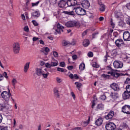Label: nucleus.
<instances>
[{"label":"nucleus","instance_id":"f257e3e1","mask_svg":"<svg viewBox=\"0 0 130 130\" xmlns=\"http://www.w3.org/2000/svg\"><path fill=\"white\" fill-rule=\"evenodd\" d=\"M70 3L71 4V6L69 7V11L64 12L65 14L67 15L73 16V15H75L74 10H75V13L77 14V15H79V16H84V15L87 14V12L85 10V9L76 5L77 4V1L71 0Z\"/></svg>","mask_w":130,"mask_h":130},{"label":"nucleus","instance_id":"f03ea898","mask_svg":"<svg viewBox=\"0 0 130 130\" xmlns=\"http://www.w3.org/2000/svg\"><path fill=\"white\" fill-rule=\"evenodd\" d=\"M36 75L39 76H42L44 79H47L49 76V72L46 69L43 70L42 68H36Z\"/></svg>","mask_w":130,"mask_h":130},{"label":"nucleus","instance_id":"7ed1b4c3","mask_svg":"<svg viewBox=\"0 0 130 130\" xmlns=\"http://www.w3.org/2000/svg\"><path fill=\"white\" fill-rule=\"evenodd\" d=\"M1 96L6 102L8 103L9 101H10V97L12 96L10 89H8V91H4L2 92L1 93Z\"/></svg>","mask_w":130,"mask_h":130},{"label":"nucleus","instance_id":"20e7f679","mask_svg":"<svg viewBox=\"0 0 130 130\" xmlns=\"http://www.w3.org/2000/svg\"><path fill=\"white\" fill-rule=\"evenodd\" d=\"M13 50L15 54H18L20 51V44L18 42H15L13 44Z\"/></svg>","mask_w":130,"mask_h":130},{"label":"nucleus","instance_id":"39448f33","mask_svg":"<svg viewBox=\"0 0 130 130\" xmlns=\"http://www.w3.org/2000/svg\"><path fill=\"white\" fill-rule=\"evenodd\" d=\"M78 25H79V23L74 21H69L66 23V26H67V27L68 28L75 27Z\"/></svg>","mask_w":130,"mask_h":130},{"label":"nucleus","instance_id":"423d86ee","mask_svg":"<svg viewBox=\"0 0 130 130\" xmlns=\"http://www.w3.org/2000/svg\"><path fill=\"white\" fill-rule=\"evenodd\" d=\"M113 66L115 69H121L123 67V63L120 61L115 60L113 62Z\"/></svg>","mask_w":130,"mask_h":130},{"label":"nucleus","instance_id":"0eeeda50","mask_svg":"<svg viewBox=\"0 0 130 130\" xmlns=\"http://www.w3.org/2000/svg\"><path fill=\"white\" fill-rule=\"evenodd\" d=\"M107 130H114L116 128V126L112 122H109L106 124Z\"/></svg>","mask_w":130,"mask_h":130},{"label":"nucleus","instance_id":"6e6552de","mask_svg":"<svg viewBox=\"0 0 130 130\" xmlns=\"http://www.w3.org/2000/svg\"><path fill=\"white\" fill-rule=\"evenodd\" d=\"M115 44L119 48L124 45V42L122 39H118L115 41Z\"/></svg>","mask_w":130,"mask_h":130},{"label":"nucleus","instance_id":"1a4fd4ad","mask_svg":"<svg viewBox=\"0 0 130 130\" xmlns=\"http://www.w3.org/2000/svg\"><path fill=\"white\" fill-rule=\"evenodd\" d=\"M107 74L109 75H111V76H112V77H115V78H118L119 76H120V74L119 73H117V72L115 70H112L110 72H108Z\"/></svg>","mask_w":130,"mask_h":130},{"label":"nucleus","instance_id":"9d476101","mask_svg":"<svg viewBox=\"0 0 130 130\" xmlns=\"http://www.w3.org/2000/svg\"><path fill=\"white\" fill-rule=\"evenodd\" d=\"M122 111L123 113L126 114H130V106L129 105H125L122 107Z\"/></svg>","mask_w":130,"mask_h":130},{"label":"nucleus","instance_id":"9b49d317","mask_svg":"<svg viewBox=\"0 0 130 130\" xmlns=\"http://www.w3.org/2000/svg\"><path fill=\"white\" fill-rule=\"evenodd\" d=\"M123 38L125 41H130V34L128 31H125L123 33Z\"/></svg>","mask_w":130,"mask_h":130},{"label":"nucleus","instance_id":"f8f14e48","mask_svg":"<svg viewBox=\"0 0 130 130\" xmlns=\"http://www.w3.org/2000/svg\"><path fill=\"white\" fill-rule=\"evenodd\" d=\"M115 17L119 21H122V19L123 18L122 13H121V12H115Z\"/></svg>","mask_w":130,"mask_h":130},{"label":"nucleus","instance_id":"ddd939ff","mask_svg":"<svg viewBox=\"0 0 130 130\" xmlns=\"http://www.w3.org/2000/svg\"><path fill=\"white\" fill-rule=\"evenodd\" d=\"M111 88L114 90V91H119L120 88L118 84L113 83L110 85Z\"/></svg>","mask_w":130,"mask_h":130},{"label":"nucleus","instance_id":"4468645a","mask_svg":"<svg viewBox=\"0 0 130 130\" xmlns=\"http://www.w3.org/2000/svg\"><path fill=\"white\" fill-rule=\"evenodd\" d=\"M82 6L85 9H88L90 7V2L88 0H84L82 2Z\"/></svg>","mask_w":130,"mask_h":130},{"label":"nucleus","instance_id":"2eb2a0df","mask_svg":"<svg viewBox=\"0 0 130 130\" xmlns=\"http://www.w3.org/2000/svg\"><path fill=\"white\" fill-rule=\"evenodd\" d=\"M114 116V112L113 111H110L107 115H106L105 117V118L107 120H109V119H112V118Z\"/></svg>","mask_w":130,"mask_h":130},{"label":"nucleus","instance_id":"dca6fc26","mask_svg":"<svg viewBox=\"0 0 130 130\" xmlns=\"http://www.w3.org/2000/svg\"><path fill=\"white\" fill-rule=\"evenodd\" d=\"M67 1L64 0H60L58 3V6L59 8H64L67 5Z\"/></svg>","mask_w":130,"mask_h":130},{"label":"nucleus","instance_id":"f3484780","mask_svg":"<svg viewBox=\"0 0 130 130\" xmlns=\"http://www.w3.org/2000/svg\"><path fill=\"white\" fill-rule=\"evenodd\" d=\"M57 29H56V32L57 33H60L61 32H63V30H62L64 27L60 25V24L58 23L57 24Z\"/></svg>","mask_w":130,"mask_h":130},{"label":"nucleus","instance_id":"a211bd4d","mask_svg":"<svg viewBox=\"0 0 130 130\" xmlns=\"http://www.w3.org/2000/svg\"><path fill=\"white\" fill-rule=\"evenodd\" d=\"M102 123H103V119L102 118V117L99 118L95 121V125H97V126H100V125H101Z\"/></svg>","mask_w":130,"mask_h":130},{"label":"nucleus","instance_id":"6ab92c4d","mask_svg":"<svg viewBox=\"0 0 130 130\" xmlns=\"http://www.w3.org/2000/svg\"><path fill=\"white\" fill-rule=\"evenodd\" d=\"M58 89L59 88L57 87H56L53 89V93L56 98H59V91H58Z\"/></svg>","mask_w":130,"mask_h":130},{"label":"nucleus","instance_id":"aec40b11","mask_svg":"<svg viewBox=\"0 0 130 130\" xmlns=\"http://www.w3.org/2000/svg\"><path fill=\"white\" fill-rule=\"evenodd\" d=\"M122 97L124 100H126V99H128V98H129L130 97L129 92L126 91H124V93L122 94Z\"/></svg>","mask_w":130,"mask_h":130},{"label":"nucleus","instance_id":"412c9836","mask_svg":"<svg viewBox=\"0 0 130 130\" xmlns=\"http://www.w3.org/2000/svg\"><path fill=\"white\" fill-rule=\"evenodd\" d=\"M58 66V61L57 60L55 59L54 58H52V61L51 62V67H57Z\"/></svg>","mask_w":130,"mask_h":130},{"label":"nucleus","instance_id":"4be33fe9","mask_svg":"<svg viewBox=\"0 0 130 130\" xmlns=\"http://www.w3.org/2000/svg\"><path fill=\"white\" fill-rule=\"evenodd\" d=\"M121 58L123 61H126V62H128L130 60V57L127 56V55L122 54L121 56Z\"/></svg>","mask_w":130,"mask_h":130},{"label":"nucleus","instance_id":"5701e85b","mask_svg":"<svg viewBox=\"0 0 130 130\" xmlns=\"http://www.w3.org/2000/svg\"><path fill=\"white\" fill-rule=\"evenodd\" d=\"M29 66H30L29 62H27L24 64V69H23V72H24V73H27V72H28V70H29Z\"/></svg>","mask_w":130,"mask_h":130},{"label":"nucleus","instance_id":"b1692460","mask_svg":"<svg viewBox=\"0 0 130 130\" xmlns=\"http://www.w3.org/2000/svg\"><path fill=\"white\" fill-rule=\"evenodd\" d=\"M31 15L34 18H38L40 16V13L39 11H35L32 13Z\"/></svg>","mask_w":130,"mask_h":130},{"label":"nucleus","instance_id":"393cba45","mask_svg":"<svg viewBox=\"0 0 130 130\" xmlns=\"http://www.w3.org/2000/svg\"><path fill=\"white\" fill-rule=\"evenodd\" d=\"M110 96L113 99H117L118 98V94L115 92H111Z\"/></svg>","mask_w":130,"mask_h":130},{"label":"nucleus","instance_id":"a878e982","mask_svg":"<svg viewBox=\"0 0 130 130\" xmlns=\"http://www.w3.org/2000/svg\"><path fill=\"white\" fill-rule=\"evenodd\" d=\"M103 109H104V105H103L102 104H98L96 107V110H103Z\"/></svg>","mask_w":130,"mask_h":130},{"label":"nucleus","instance_id":"bb28decb","mask_svg":"<svg viewBox=\"0 0 130 130\" xmlns=\"http://www.w3.org/2000/svg\"><path fill=\"white\" fill-rule=\"evenodd\" d=\"M119 54V53L118 52V50L117 49H114L112 51V55L113 56H116V55Z\"/></svg>","mask_w":130,"mask_h":130},{"label":"nucleus","instance_id":"cd10ccee","mask_svg":"<svg viewBox=\"0 0 130 130\" xmlns=\"http://www.w3.org/2000/svg\"><path fill=\"white\" fill-rule=\"evenodd\" d=\"M5 108V103L3 100H0V110H3Z\"/></svg>","mask_w":130,"mask_h":130},{"label":"nucleus","instance_id":"c85d7f7f","mask_svg":"<svg viewBox=\"0 0 130 130\" xmlns=\"http://www.w3.org/2000/svg\"><path fill=\"white\" fill-rule=\"evenodd\" d=\"M75 84L76 85V87L77 88V89L78 90H80V89H81V87H82V86H83V85L81 83L78 82H76L75 83Z\"/></svg>","mask_w":130,"mask_h":130},{"label":"nucleus","instance_id":"c756f323","mask_svg":"<svg viewBox=\"0 0 130 130\" xmlns=\"http://www.w3.org/2000/svg\"><path fill=\"white\" fill-rule=\"evenodd\" d=\"M89 44H90V41H89V40H85L83 41V46H84L85 47L88 46Z\"/></svg>","mask_w":130,"mask_h":130},{"label":"nucleus","instance_id":"7c9ffc66","mask_svg":"<svg viewBox=\"0 0 130 130\" xmlns=\"http://www.w3.org/2000/svg\"><path fill=\"white\" fill-rule=\"evenodd\" d=\"M43 51H45L46 53H45V54L46 55H47V54H48V52H49V51H50V49H49V48L47 47H46L45 48H44L43 49Z\"/></svg>","mask_w":130,"mask_h":130},{"label":"nucleus","instance_id":"2f4dec72","mask_svg":"<svg viewBox=\"0 0 130 130\" xmlns=\"http://www.w3.org/2000/svg\"><path fill=\"white\" fill-rule=\"evenodd\" d=\"M106 7L104 4L100 5V12H104L105 11Z\"/></svg>","mask_w":130,"mask_h":130},{"label":"nucleus","instance_id":"473e14b6","mask_svg":"<svg viewBox=\"0 0 130 130\" xmlns=\"http://www.w3.org/2000/svg\"><path fill=\"white\" fill-rule=\"evenodd\" d=\"M85 63H81L79 65V70L80 71H84V70H85Z\"/></svg>","mask_w":130,"mask_h":130},{"label":"nucleus","instance_id":"72a5a7b5","mask_svg":"<svg viewBox=\"0 0 130 130\" xmlns=\"http://www.w3.org/2000/svg\"><path fill=\"white\" fill-rule=\"evenodd\" d=\"M89 122H90V117H89L88 119L86 121H84L82 123V125L83 126H87L89 124Z\"/></svg>","mask_w":130,"mask_h":130},{"label":"nucleus","instance_id":"f704fd0d","mask_svg":"<svg viewBox=\"0 0 130 130\" xmlns=\"http://www.w3.org/2000/svg\"><path fill=\"white\" fill-rule=\"evenodd\" d=\"M5 108L7 109H11L12 108V105L9 104H7L6 105L4 104V108Z\"/></svg>","mask_w":130,"mask_h":130},{"label":"nucleus","instance_id":"c9c22d12","mask_svg":"<svg viewBox=\"0 0 130 130\" xmlns=\"http://www.w3.org/2000/svg\"><path fill=\"white\" fill-rule=\"evenodd\" d=\"M18 82V81H17V79L13 78L12 80V84L13 86V87H15V86H16V84H17V83Z\"/></svg>","mask_w":130,"mask_h":130},{"label":"nucleus","instance_id":"e433bc0d","mask_svg":"<svg viewBox=\"0 0 130 130\" xmlns=\"http://www.w3.org/2000/svg\"><path fill=\"white\" fill-rule=\"evenodd\" d=\"M57 71L58 72H61V73H64V72H66V70L63 68H57Z\"/></svg>","mask_w":130,"mask_h":130},{"label":"nucleus","instance_id":"4c0bfd02","mask_svg":"<svg viewBox=\"0 0 130 130\" xmlns=\"http://www.w3.org/2000/svg\"><path fill=\"white\" fill-rule=\"evenodd\" d=\"M92 67L93 68H96V69H98L99 68V64H97L96 62H94L92 63Z\"/></svg>","mask_w":130,"mask_h":130},{"label":"nucleus","instance_id":"58836bf2","mask_svg":"<svg viewBox=\"0 0 130 130\" xmlns=\"http://www.w3.org/2000/svg\"><path fill=\"white\" fill-rule=\"evenodd\" d=\"M53 55L54 57H58V53L57 52L54 51L53 52Z\"/></svg>","mask_w":130,"mask_h":130},{"label":"nucleus","instance_id":"ea45409f","mask_svg":"<svg viewBox=\"0 0 130 130\" xmlns=\"http://www.w3.org/2000/svg\"><path fill=\"white\" fill-rule=\"evenodd\" d=\"M92 105H91V108H94V107H95V106L96 105V100H94L93 101H92Z\"/></svg>","mask_w":130,"mask_h":130},{"label":"nucleus","instance_id":"a19ab883","mask_svg":"<svg viewBox=\"0 0 130 130\" xmlns=\"http://www.w3.org/2000/svg\"><path fill=\"white\" fill-rule=\"evenodd\" d=\"M123 129L129 130V128H128V126L127 125H126V124H124V126L123 127Z\"/></svg>","mask_w":130,"mask_h":130},{"label":"nucleus","instance_id":"79ce46f5","mask_svg":"<svg viewBox=\"0 0 130 130\" xmlns=\"http://www.w3.org/2000/svg\"><path fill=\"white\" fill-rule=\"evenodd\" d=\"M56 81L57 83H61V82H62V80H61V78L59 77H57L56 78Z\"/></svg>","mask_w":130,"mask_h":130},{"label":"nucleus","instance_id":"37998d69","mask_svg":"<svg viewBox=\"0 0 130 130\" xmlns=\"http://www.w3.org/2000/svg\"><path fill=\"white\" fill-rule=\"evenodd\" d=\"M59 64L60 67H61V68H64L66 67V63H64V61L60 62Z\"/></svg>","mask_w":130,"mask_h":130},{"label":"nucleus","instance_id":"c03bdc74","mask_svg":"<svg viewBox=\"0 0 130 130\" xmlns=\"http://www.w3.org/2000/svg\"><path fill=\"white\" fill-rule=\"evenodd\" d=\"M0 67L3 70H5L6 68V66H5V65L3 64V63L2 62V61H1V60H0Z\"/></svg>","mask_w":130,"mask_h":130},{"label":"nucleus","instance_id":"a18cd8bd","mask_svg":"<svg viewBox=\"0 0 130 130\" xmlns=\"http://www.w3.org/2000/svg\"><path fill=\"white\" fill-rule=\"evenodd\" d=\"M45 67L46 68H48L50 69L51 68V63H49L48 62L45 63Z\"/></svg>","mask_w":130,"mask_h":130},{"label":"nucleus","instance_id":"49530a36","mask_svg":"<svg viewBox=\"0 0 130 130\" xmlns=\"http://www.w3.org/2000/svg\"><path fill=\"white\" fill-rule=\"evenodd\" d=\"M39 4V1L35 3H32V7H37V6H38V5Z\"/></svg>","mask_w":130,"mask_h":130},{"label":"nucleus","instance_id":"de8ad7c7","mask_svg":"<svg viewBox=\"0 0 130 130\" xmlns=\"http://www.w3.org/2000/svg\"><path fill=\"white\" fill-rule=\"evenodd\" d=\"M88 32H89V29H87L85 31H84L82 33V37H83V36H86V35H87V33H88Z\"/></svg>","mask_w":130,"mask_h":130},{"label":"nucleus","instance_id":"09e8293b","mask_svg":"<svg viewBox=\"0 0 130 130\" xmlns=\"http://www.w3.org/2000/svg\"><path fill=\"white\" fill-rule=\"evenodd\" d=\"M102 77L103 78H105V79H108L109 78L110 76L108 75H106V74H103V75H102Z\"/></svg>","mask_w":130,"mask_h":130},{"label":"nucleus","instance_id":"8fccbe9b","mask_svg":"<svg viewBox=\"0 0 130 130\" xmlns=\"http://www.w3.org/2000/svg\"><path fill=\"white\" fill-rule=\"evenodd\" d=\"M126 91L130 93V85H127L126 86Z\"/></svg>","mask_w":130,"mask_h":130},{"label":"nucleus","instance_id":"3c124183","mask_svg":"<svg viewBox=\"0 0 130 130\" xmlns=\"http://www.w3.org/2000/svg\"><path fill=\"white\" fill-rule=\"evenodd\" d=\"M3 77H5V78H6V79H8L9 78V77L8 76V74L6 72L3 73Z\"/></svg>","mask_w":130,"mask_h":130},{"label":"nucleus","instance_id":"603ef678","mask_svg":"<svg viewBox=\"0 0 130 130\" xmlns=\"http://www.w3.org/2000/svg\"><path fill=\"white\" fill-rule=\"evenodd\" d=\"M108 57H109V56L108 55V54L107 53L106 55L104 57V61H107Z\"/></svg>","mask_w":130,"mask_h":130},{"label":"nucleus","instance_id":"864d4df0","mask_svg":"<svg viewBox=\"0 0 130 130\" xmlns=\"http://www.w3.org/2000/svg\"><path fill=\"white\" fill-rule=\"evenodd\" d=\"M62 44H63V46H67V45H68V44H69V42H68L67 41H63L62 42Z\"/></svg>","mask_w":130,"mask_h":130},{"label":"nucleus","instance_id":"5fc2aeb1","mask_svg":"<svg viewBox=\"0 0 130 130\" xmlns=\"http://www.w3.org/2000/svg\"><path fill=\"white\" fill-rule=\"evenodd\" d=\"M71 95L73 97V99L75 100L76 99V95L74 93V92L72 91L71 92Z\"/></svg>","mask_w":130,"mask_h":130},{"label":"nucleus","instance_id":"6e6d98bb","mask_svg":"<svg viewBox=\"0 0 130 130\" xmlns=\"http://www.w3.org/2000/svg\"><path fill=\"white\" fill-rule=\"evenodd\" d=\"M31 22L32 24L34 25V26H38V23H37V21L32 20Z\"/></svg>","mask_w":130,"mask_h":130},{"label":"nucleus","instance_id":"4d7b16f0","mask_svg":"<svg viewBox=\"0 0 130 130\" xmlns=\"http://www.w3.org/2000/svg\"><path fill=\"white\" fill-rule=\"evenodd\" d=\"M100 99H101V100H105V99H106V95H101L100 96Z\"/></svg>","mask_w":130,"mask_h":130},{"label":"nucleus","instance_id":"13d9d810","mask_svg":"<svg viewBox=\"0 0 130 130\" xmlns=\"http://www.w3.org/2000/svg\"><path fill=\"white\" fill-rule=\"evenodd\" d=\"M87 55L89 57H93V52H89Z\"/></svg>","mask_w":130,"mask_h":130},{"label":"nucleus","instance_id":"bf43d9fd","mask_svg":"<svg viewBox=\"0 0 130 130\" xmlns=\"http://www.w3.org/2000/svg\"><path fill=\"white\" fill-rule=\"evenodd\" d=\"M24 30L25 32H29V27L26 26L24 27Z\"/></svg>","mask_w":130,"mask_h":130},{"label":"nucleus","instance_id":"052dcab7","mask_svg":"<svg viewBox=\"0 0 130 130\" xmlns=\"http://www.w3.org/2000/svg\"><path fill=\"white\" fill-rule=\"evenodd\" d=\"M72 58H73V59H74V60H76V59H77V58H78V56L77 55H73L72 56Z\"/></svg>","mask_w":130,"mask_h":130},{"label":"nucleus","instance_id":"680f3d73","mask_svg":"<svg viewBox=\"0 0 130 130\" xmlns=\"http://www.w3.org/2000/svg\"><path fill=\"white\" fill-rule=\"evenodd\" d=\"M67 69H68L69 71H71V70H73V69H74V66H68V67H67Z\"/></svg>","mask_w":130,"mask_h":130},{"label":"nucleus","instance_id":"e2e57ef3","mask_svg":"<svg viewBox=\"0 0 130 130\" xmlns=\"http://www.w3.org/2000/svg\"><path fill=\"white\" fill-rule=\"evenodd\" d=\"M21 19H22L23 21H25V20H26V18L25 17V15H24V14H21Z\"/></svg>","mask_w":130,"mask_h":130},{"label":"nucleus","instance_id":"0e129e2a","mask_svg":"<svg viewBox=\"0 0 130 130\" xmlns=\"http://www.w3.org/2000/svg\"><path fill=\"white\" fill-rule=\"evenodd\" d=\"M74 75L73 74H70L69 75V78H70V79H72V80H73V79H74Z\"/></svg>","mask_w":130,"mask_h":130},{"label":"nucleus","instance_id":"69168bd1","mask_svg":"<svg viewBox=\"0 0 130 130\" xmlns=\"http://www.w3.org/2000/svg\"><path fill=\"white\" fill-rule=\"evenodd\" d=\"M43 19L44 22H47V21H48V20H49V19L47 18V17H43Z\"/></svg>","mask_w":130,"mask_h":130},{"label":"nucleus","instance_id":"338daca9","mask_svg":"<svg viewBox=\"0 0 130 130\" xmlns=\"http://www.w3.org/2000/svg\"><path fill=\"white\" fill-rule=\"evenodd\" d=\"M126 8H127V9H128V10H130V3H128L126 4Z\"/></svg>","mask_w":130,"mask_h":130},{"label":"nucleus","instance_id":"774afa93","mask_svg":"<svg viewBox=\"0 0 130 130\" xmlns=\"http://www.w3.org/2000/svg\"><path fill=\"white\" fill-rule=\"evenodd\" d=\"M127 24L130 25V17H129L127 20Z\"/></svg>","mask_w":130,"mask_h":130}]
</instances>
